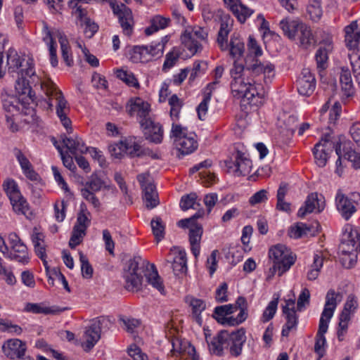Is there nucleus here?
Returning a JSON list of instances; mask_svg holds the SVG:
<instances>
[{"mask_svg":"<svg viewBox=\"0 0 360 360\" xmlns=\"http://www.w3.org/2000/svg\"><path fill=\"white\" fill-rule=\"evenodd\" d=\"M350 144L348 141H336L332 129L330 127L325 129L321 132L319 141L316 143V165L324 167L335 149L338 156L336 161L338 167L341 165L342 158H345L352 162L354 167L360 168V153L353 150Z\"/></svg>","mask_w":360,"mask_h":360,"instance_id":"nucleus-1","label":"nucleus"},{"mask_svg":"<svg viewBox=\"0 0 360 360\" xmlns=\"http://www.w3.org/2000/svg\"><path fill=\"white\" fill-rule=\"evenodd\" d=\"M252 56H250L245 58V65L238 64L237 59H235L233 67L230 70V75L232 78L231 88L232 94L234 91H240V88L243 89V84L250 77H257L264 74V80L269 79L274 75V65L267 63L266 65L262 64L259 60H251Z\"/></svg>","mask_w":360,"mask_h":360,"instance_id":"nucleus-2","label":"nucleus"},{"mask_svg":"<svg viewBox=\"0 0 360 360\" xmlns=\"http://www.w3.org/2000/svg\"><path fill=\"white\" fill-rule=\"evenodd\" d=\"M206 341L210 352L218 356L224 354V349H229L233 356H238L242 353L244 343L246 341L245 330L240 328L229 333L228 330H221L210 340L206 336Z\"/></svg>","mask_w":360,"mask_h":360,"instance_id":"nucleus-3","label":"nucleus"},{"mask_svg":"<svg viewBox=\"0 0 360 360\" xmlns=\"http://www.w3.org/2000/svg\"><path fill=\"white\" fill-rule=\"evenodd\" d=\"M342 299V294L336 292L333 289H330L326 294V303L320 318L316 338V353L319 356H324L326 354L327 345L324 334L327 332L328 323L333 316L338 302H341Z\"/></svg>","mask_w":360,"mask_h":360,"instance_id":"nucleus-4","label":"nucleus"},{"mask_svg":"<svg viewBox=\"0 0 360 360\" xmlns=\"http://www.w3.org/2000/svg\"><path fill=\"white\" fill-rule=\"evenodd\" d=\"M148 262L140 256H134L129 259L124 268L123 276L125 279V288L129 291H138L142 285L143 275Z\"/></svg>","mask_w":360,"mask_h":360,"instance_id":"nucleus-5","label":"nucleus"},{"mask_svg":"<svg viewBox=\"0 0 360 360\" xmlns=\"http://www.w3.org/2000/svg\"><path fill=\"white\" fill-rule=\"evenodd\" d=\"M334 49V43L332 34L328 31L319 32L316 39V69H320V77L323 82L326 76L324 70L328 68L329 56Z\"/></svg>","mask_w":360,"mask_h":360,"instance_id":"nucleus-6","label":"nucleus"},{"mask_svg":"<svg viewBox=\"0 0 360 360\" xmlns=\"http://www.w3.org/2000/svg\"><path fill=\"white\" fill-rule=\"evenodd\" d=\"M269 257L274 262L270 270L272 274L278 272L279 276L288 271L295 262L290 250L283 244H278L269 250Z\"/></svg>","mask_w":360,"mask_h":360,"instance_id":"nucleus-7","label":"nucleus"},{"mask_svg":"<svg viewBox=\"0 0 360 360\" xmlns=\"http://www.w3.org/2000/svg\"><path fill=\"white\" fill-rule=\"evenodd\" d=\"M110 321L105 316H98L90 321L83 335V342L82 347L86 352L91 351L95 345L101 339V333L103 328H108Z\"/></svg>","mask_w":360,"mask_h":360,"instance_id":"nucleus-8","label":"nucleus"},{"mask_svg":"<svg viewBox=\"0 0 360 360\" xmlns=\"http://www.w3.org/2000/svg\"><path fill=\"white\" fill-rule=\"evenodd\" d=\"M201 216L202 214L198 212L192 217L181 219L177 222L178 226L182 229H189L191 250L195 257H198L200 254V243L203 232L202 226L196 222V219Z\"/></svg>","mask_w":360,"mask_h":360,"instance_id":"nucleus-9","label":"nucleus"},{"mask_svg":"<svg viewBox=\"0 0 360 360\" xmlns=\"http://www.w3.org/2000/svg\"><path fill=\"white\" fill-rule=\"evenodd\" d=\"M2 186L11 201L13 210L18 214H25L29 210V205L22 195L16 181L12 179H6Z\"/></svg>","mask_w":360,"mask_h":360,"instance_id":"nucleus-10","label":"nucleus"},{"mask_svg":"<svg viewBox=\"0 0 360 360\" xmlns=\"http://www.w3.org/2000/svg\"><path fill=\"white\" fill-rule=\"evenodd\" d=\"M255 77H250L244 82L243 89L240 88V91H234V97L246 98L249 104L252 105H259L262 104V99L264 97V91L261 84L256 85Z\"/></svg>","mask_w":360,"mask_h":360,"instance_id":"nucleus-11","label":"nucleus"},{"mask_svg":"<svg viewBox=\"0 0 360 360\" xmlns=\"http://www.w3.org/2000/svg\"><path fill=\"white\" fill-rule=\"evenodd\" d=\"M339 249L341 252H360V227L353 226L350 224L344 226Z\"/></svg>","mask_w":360,"mask_h":360,"instance_id":"nucleus-12","label":"nucleus"},{"mask_svg":"<svg viewBox=\"0 0 360 360\" xmlns=\"http://www.w3.org/2000/svg\"><path fill=\"white\" fill-rule=\"evenodd\" d=\"M335 201L338 210L341 216L347 221L357 210L356 206L360 203V193L354 192L351 193L349 195H346L338 192Z\"/></svg>","mask_w":360,"mask_h":360,"instance_id":"nucleus-13","label":"nucleus"},{"mask_svg":"<svg viewBox=\"0 0 360 360\" xmlns=\"http://www.w3.org/2000/svg\"><path fill=\"white\" fill-rule=\"evenodd\" d=\"M207 35L208 34L205 29L201 27H194L186 29L181 34V40L185 48L193 56L202 49L201 44L195 38L205 41L207 39Z\"/></svg>","mask_w":360,"mask_h":360,"instance_id":"nucleus-14","label":"nucleus"},{"mask_svg":"<svg viewBox=\"0 0 360 360\" xmlns=\"http://www.w3.org/2000/svg\"><path fill=\"white\" fill-rule=\"evenodd\" d=\"M8 240L9 249L6 257L23 264H27L30 260L27 248L20 237L15 233H11Z\"/></svg>","mask_w":360,"mask_h":360,"instance_id":"nucleus-15","label":"nucleus"},{"mask_svg":"<svg viewBox=\"0 0 360 360\" xmlns=\"http://www.w3.org/2000/svg\"><path fill=\"white\" fill-rule=\"evenodd\" d=\"M109 150L116 158H121L122 152L132 157L140 156L142 154L140 139H138L136 137H129L118 143L110 145Z\"/></svg>","mask_w":360,"mask_h":360,"instance_id":"nucleus-16","label":"nucleus"},{"mask_svg":"<svg viewBox=\"0 0 360 360\" xmlns=\"http://www.w3.org/2000/svg\"><path fill=\"white\" fill-rule=\"evenodd\" d=\"M40 86L49 100L53 98L56 100L57 115H66V110H68V102L56 84L50 79H47L41 82Z\"/></svg>","mask_w":360,"mask_h":360,"instance_id":"nucleus-17","label":"nucleus"},{"mask_svg":"<svg viewBox=\"0 0 360 360\" xmlns=\"http://www.w3.org/2000/svg\"><path fill=\"white\" fill-rule=\"evenodd\" d=\"M228 172L236 176H247L251 172L252 163L244 153L237 151L231 158L225 161Z\"/></svg>","mask_w":360,"mask_h":360,"instance_id":"nucleus-18","label":"nucleus"},{"mask_svg":"<svg viewBox=\"0 0 360 360\" xmlns=\"http://www.w3.org/2000/svg\"><path fill=\"white\" fill-rule=\"evenodd\" d=\"M115 15L119 19L123 33L130 36L133 32V17L131 11L124 4H117L116 0H108Z\"/></svg>","mask_w":360,"mask_h":360,"instance_id":"nucleus-19","label":"nucleus"},{"mask_svg":"<svg viewBox=\"0 0 360 360\" xmlns=\"http://www.w3.org/2000/svg\"><path fill=\"white\" fill-rule=\"evenodd\" d=\"M126 109L127 112L133 116L135 114L139 118V122L143 120H147L148 119H150V104L144 101L139 97L132 98L129 100L127 102Z\"/></svg>","mask_w":360,"mask_h":360,"instance_id":"nucleus-20","label":"nucleus"},{"mask_svg":"<svg viewBox=\"0 0 360 360\" xmlns=\"http://www.w3.org/2000/svg\"><path fill=\"white\" fill-rule=\"evenodd\" d=\"M144 137L146 140L154 143H160L163 138V129L160 123H155L152 119L140 122Z\"/></svg>","mask_w":360,"mask_h":360,"instance_id":"nucleus-21","label":"nucleus"},{"mask_svg":"<svg viewBox=\"0 0 360 360\" xmlns=\"http://www.w3.org/2000/svg\"><path fill=\"white\" fill-rule=\"evenodd\" d=\"M27 350L25 343L19 339H10L2 346L4 354L11 359H23Z\"/></svg>","mask_w":360,"mask_h":360,"instance_id":"nucleus-22","label":"nucleus"},{"mask_svg":"<svg viewBox=\"0 0 360 360\" xmlns=\"http://www.w3.org/2000/svg\"><path fill=\"white\" fill-rule=\"evenodd\" d=\"M345 41L350 50L360 51V28L357 20H353L345 29Z\"/></svg>","mask_w":360,"mask_h":360,"instance_id":"nucleus-23","label":"nucleus"},{"mask_svg":"<svg viewBox=\"0 0 360 360\" xmlns=\"http://www.w3.org/2000/svg\"><path fill=\"white\" fill-rule=\"evenodd\" d=\"M220 28L218 32L217 42L222 51H227L228 36L231 30L233 19L227 14H221L219 17Z\"/></svg>","mask_w":360,"mask_h":360,"instance_id":"nucleus-24","label":"nucleus"},{"mask_svg":"<svg viewBox=\"0 0 360 360\" xmlns=\"http://www.w3.org/2000/svg\"><path fill=\"white\" fill-rule=\"evenodd\" d=\"M315 77L310 69L304 68L302 72V77L297 80V91L300 95L309 96L314 91Z\"/></svg>","mask_w":360,"mask_h":360,"instance_id":"nucleus-25","label":"nucleus"},{"mask_svg":"<svg viewBox=\"0 0 360 360\" xmlns=\"http://www.w3.org/2000/svg\"><path fill=\"white\" fill-rule=\"evenodd\" d=\"M1 101L6 112L11 113L12 116L19 115L22 104L16 96L4 91L1 94Z\"/></svg>","mask_w":360,"mask_h":360,"instance_id":"nucleus-26","label":"nucleus"},{"mask_svg":"<svg viewBox=\"0 0 360 360\" xmlns=\"http://www.w3.org/2000/svg\"><path fill=\"white\" fill-rule=\"evenodd\" d=\"M60 137L63 146L73 155H76L77 153H84L88 150L82 139L77 136L68 138L65 135H62Z\"/></svg>","mask_w":360,"mask_h":360,"instance_id":"nucleus-27","label":"nucleus"},{"mask_svg":"<svg viewBox=\"0 0 360 360\" xmlns=\"http://www.w3.org/2000/svg\"><path fill=\"white\" fill-rule=\"evenodd\" d=\"M240 22H244L251 15L252 11L241 4L240 0H224Z\"/></svg>","mask_w":360,"mask_h":360,"instance_id":"nucleus-28","label":"nucleus"},{"mask_svg":"<svg viewBox=\"0 0 360 360\" xmlns=\"http://www.w3.org/2000/svg\"><path fill=\"white\" fill-rule=\"evenodd\" d=\"M303 24L299 20L285 18L280 22V27L286 37L290 39H295Z\"/></svg>","mask_w":360,"mask_h":360,"instance_id":"nucleus-29","label":"nucleus"},{"mask_svg":"<svg viewBox=\"0 0 360 360\" xmlns=\"http://www.w3.org/2000/svg\"><path fill=\"white\" fill-rule=\"evenodd\" d=\"M340 82L343 96L345 98L351 97L354 94V86L352 79L351 71L348 68H341Z\"/></svg>","mask_w":360,"mask_h":360,"instance_id":"nucleus-30","label":"nucleus"},{"mask_svg":"<svg viewBox=\"0 0 360 360\" xmlns=\"http://www.w3.org/2000/svg\"><path fill=\"white\" fill-rule=\"evenodd\" d=\"M228 46L229 55L232 58L238 59L243 56L245 51V44L239 34L233 33L231 35L230 42L229 44L228 43Z\"/></svg>","mask_w":360,"mask_h":360,"instance_id":"nucleus-31","label":"nucleus"},{"mask_svg":"<svg viewBox=\"0 0 360 360\" xmlns=\"http://www.w3.org/2000/svg\"><path fill=\"white\" fill-rule=\"evenodd\" d=\"M195 134L189 132L187 136L180 138L175 143L178 150L183 155H188L193 153L198 147V143L195 140Z\"/></svg>","mask_w":360,"mask_h":360,"instance_id":"nucleus-32","label":"nucleus"},{"mask_svg":"<svg viewBox=\"0 0 360 360\" xmlns=\"http://www.w3.org/2000/svg\"><path fill=\"white\" fill-rule=\"evenodd\" d=\"M15 155L20 165L24 174L31 181H37L39 178L38 174L33 169L32 164L24 154L18 149L15 150Z\"/></svg>","mask_w":360,"mask_h":360,"instance_id":"nucleus-33","label":"nucleus"},{"mask_svg":"<svg viewBox=\"0 0 360 360\" xmlns=\"http://www.w3.org/2000/svg\"><path fill=\"white\" fill-rule=\"evenodd\" d=\"M166 262L167 264H171V267L176 276L184 274L187 271V259L185 251H179L172 262L167 260Z\"/></svg>","mask_w":360,"mask_h":360,"instance_id":"nucleus-34","label":"nucleus"},{"mask_svg":"<svg viewBox=\"0 0 360 360\" xmlns=\"http://www.w3.org/2000/svg\"><path fill=\"white\" fill-rule=\"evenodd\" d=\"M142 190L143 200L148 209H153L159 205L158 194L153 184H147Z\"/></svg>","mask_w":360,"mask_h":360,"instance_id":"nucleus-35","label":"nucleus"},{"mask_svg":"<svg viewBox=\"0 0 360 360\" xmlns=\"http://www.w3.org/2000/svg\"><path fill=\"white\" fill-rule=\"evenodd\" d=\"M67 308H60L58 307H46L43 304L37 303H27L25 307V310L34 314H56L66 310Z\"/></svg>","mask_w":360,"mask_h":360,"instance_id":"nucleus-36","label":"nucleus"},{"mask_svg":"<svg viewBox=\"0 0 360 360\" xmlns=\"http://www.w3.org/2000/svg\"><path fill=\"white\" fill-rule=\"evenodd\" d=\"M147 46H134L129 51V58L133 63H146L150 61Z\"/></svg>","mask_w":360,"mask_h":360,"instance_id":"nucleus-37","label":"nucleus"},{"mask_svg":"<svg viewBox=\"0 0 360 360\" xmlns=\"http://www.w3.org/2000/svg\"><path fill=\"white\" fill-rule=\"evenodd\" d=\"M22 60L18 56L17 51L10 49L7 53V66L9 74H17L20 76V68L22 66Z\"/></svg>","mask_w":360,"mask_h":360,"instance_id":"nucleus-38","label":"nucleus"},{"mask_svg":"<svg viewBox=\"0 0 360 360\" xmlns=\"http://www.w3.org/2000/svg\"><path fill=\"white\" fill-rule=\"evenodd\" d=\"M90 217V212L87 210L86 205L82 202L80 205L79 212L77 214V221L74 227L86 231L91 224Z\"/></svg>","mask_w":360,"mask_h":360,"instance_id":"nucleus-39","label":"nucleus"},{"mask_svg":"<svg viewBox=\"0 0 360 360\" xmlns=\"http://www.w3.org/2000/svg\"><path fill=\"white\" fill-rule=\"evenodd\" d=\"M151 271H148V272L145 274L146 281L153 288H156L160 293L163 294L165 292V288L162 278L159 276L154 264L151 265Z\"/></svg>","mask_w":360,"mask_h":360,"instance_id":"nucleus-40","label":"nucleus"},{"mask_svg":"<svg viewBox=\"0 0 360 360\" xmlns=\"http://www.w3.org/2000/svg\"><path fill=\"white\" fill-rule=\"evenodd\" d=\"M103 188L108 190L110 189V186L107 185L106 182L96 174H93L91 176L89 180L85 183L84 187L82 189H87L91 193H95Z\"/></svg>","mask_w":360,"mask_h":360,"instance_id":"nucleus-41","label":"nucleus"},{"mask_svg":"<svg viewBox=\"0 0 360 360\" xmlns=\"http://www.w3.org/2000/svg\"><path fill=\"white\" fill-rule=\"evenodd\" d=\"M32 241L34 244V251L37 255L44 262V264L46 262V250L45 245L44 244V236L41 233H36L32 236Z\"/></svg>","mask_w":360,"mask_h":360,"instance_id":"nucleus-42","label":"nucleus"},{"mask_svg":"<svg viewBox=\"0 0 360 360\" xmlns=\"http://www.w3.org/2000/svg\"><path fill=\"white\" fill-rule=\"evenodd\" d=\"M15 89L19 94L27 95L32 101H34L35 94L33 93L30 85V82L27 81L26 78L18 76V79L15 82Z\"/></svg>","mask_w":360,"mask_h":360,"instance_id":"nucleus-43","label":"nucleus"},{"mask_svg":"<svg viewBox=\"0 0 360 360\" xmlns=\"http://www.w3.org/2000/svg\"><path fill=\"white\" fill-rule=\"evenodd\" d=\"M312 226H308L302 222H297L292 225L288 230V236L293 238H300L311 231Z\"/></svg>","mask_w":360,"mask_h":360,"instance_id":"nucleus-44","label":"nucleus"},{"mask_svg":"<svg viewBox=\"0 0 360 360\" xmlns=\"http://www.w3.org/2000/svg\"><path fill=\"white\" fill-rule=\"evenodd\" d=\"M283 314L285 315L287 321L283 327L281 335L283 337H287L288 336L290 330L296 328L298 322V318L295 311H290Z\"/></svg>","mask_w":360,"mask_h":360,"instance_id":"nucleus-45","label":"nucleus"},{"mask_svg":"<svg viewBox=\"0 0 360 360\" xmlns=\"http://www.w3.org/2000/svg\"><path fill=\"white\" fill-rule=\"evenodd\" d=\"M150 225L155 238L158 243L165 237V225L162 219L159 217L153 218L150 221Z\"/></svg>","mask_w":360,"mask_h":360,"instance_id":"nucleus-46","label":"nucleus"},{"mask_svg":"<svg viewBox=\"0 0 360 360\" xmlns=\"http://www.w3.org/2000/svg\"><path fill=\"white\" fill-rule=\"evenodd\" d=\"M169 105H170V117L174 122H176L179 120L183 102L176 94H174L169 98Z\"/></svg>","mask_w":360,"mask_h":360,"instance_id":"nucleus-47","label":"nucleus"},{"mask_svg":"<svg viewBox=\"0 0 360 360\" xmlns=\"http://www.w3.org/2000/svg\"><path fill=\"white\" fill-rule=\"evenodd\" d=\"M299 34L296 37L300 39V44L307 49L311 44V41L314 39L313 34L310 28L305 24L301 25Z\"/></svg>","mask_w":360,"mask_h":360,"instance_id":"nucleus-48","label":"nucleus"},{"mask_svg":"<svg viewBox=\"0 0 360 360\" xmlns=\"http://www.w3.org/2000/svg\"><path fill=\"white\" fill-rule=\"evenodd\" d=\"M180 56L181 52L179 49L176 47L173 48V49L165 56V60L162 66V70L165 71L172 68L178 61Z\"/></svg>","mask_w":360,"mask_h":360,"instance_id":"nucleus-49","label":"nucleus"},{"mask_svg":"<svg viewBox=\"0 0 360 360\" xmlns=\"http://www.w3.org/2000/svg\"><path fill=\"white\" fill-rule=\"evenodd\" d=\"M315 209V197L314 193L308 195L304 205L301 207L297 212V217L300 218L304 217L307 214L313 212Z\"/></svg>","mask_w":360,"mask_h":360,"instance_id":"nucleus-50","label":"nucleus"},{"mask_svg":"<svg viewBox=\"0 0 360 360\" xmlns=\"http://www.w3.org/2000/svg\"><path fill=\"white\" fill-rule=\"evenodd\" d=\"M278 297L274 298L263 312L262 321L265 323L274 318L278 307Z\"/></svg>","mask_w":360,"mask_h":360,"instance_id":"nucleus-51","label":"nucleus"},{"mask_svg":"<svg viewBox=\"0 0 360 360\" xmlns=\"http://www.w3.org/2000/svg\"><path fill=\"white\" fill-rule=\"evenodd\" d=\"M357 259V252L351 251V252H340V262L342 265L347 268L350 269L354 266Z\"/></svg>","mask_w":360,"mask_h":360,"instance_id":"nucleus-52","label":"nucleus"},{"mask_svg":"<svg viewBox=\"0 0 360 360\" xmlns=\"http://www.w3.org/2000/svg\"><path fill=\"white\" fill-rule=\"evenodd\" d=\"M117 77L130 86H139L137 79L131 72H129L123 70H119L117 71Z\"/></svg>","mask_w":360,"mask_h":360,"instance_id":"nucleus-53","label":"nucleus"},{"mask_svg":"<svg viewBox=\"0 0 360 360\" xmlns=\"http://www.w3.org/2000/svg\"><path fill=\"white\" fill-rule=\"evenodd\" d=\"M79 255L82 276L84 278H91L93 276V268L89 262L87 257L82 253V252H79Z\"/></svg>","mask_w":360,"mask_h":360,"instance_id":"nucleus-54","label":"nucleus"},{"mask_svg":"<svg viewBox=\"0 0 360 360\" xmlns=\"http://www.w3.org/2000/svg\"><path fill=\"white\" fill-rule=\"evenodd\" d=\"M190 306L192 307L193 314L195 316L196 321L200 323L201 321L200 314L205 309V303L202 300L191 298Z\"/></svg>","mask_w":360,"mask_h":360,"instance_id":"nucleus-55","label":"nucleus"},{"mask_svg":"<svg viewBox=\"0 0 360 360\" xmlns=\"http://www.w3.org/2000/svg\"><path fill=\"white\" fill-rule=\"evenodd\" d=\"M189 134L187 128L182 127L181 124H175L173 121L172 124V129L170 133V137L174 139V143H176L180 138H184Z\"/></svg>","mask_w":360,"mask_h":360,"instance_id":"nucleus-56","label":"nucleus"},{"mask_svg":"<svg viewBox=\"0 0 360 360\" xmlns=\"http://www.w3.org/2000/svg\"><path fill=\"white\" fill-rule=\"evenodd\" d=\"M212 91L210 92H205L203 100L197 108L198 118L201 120H204V117L207 112L208 104L210 101Z\"/></svg>","mask_w":360,"mask_h":360,"instance_id":"nucleus-57","label":"nucleus"},{"mask_svg":"<svg viewBox=\"0 0 360 360\" xmlns=\"http://www.w3.org/2000/svg\"><path fill=\"white\" fill-rule=\"evenodd\" d=\"M85 235L86 231L73 227L72 235L69 241L70 248L74 249L77 245H79Z\"/></svg>","mask_w":360,"mask_h":360,"instance_id":"nucleus-58","label":"nucleus"},{"mask_svg":"<svg viewBox=\"0 0 360 360\" xmlns=\"http://www.w3.org/2000/svg\"><path fill=\"white\" fill-rule=\"evenodd\" d=\"M195 200L196 195L195 193H191L184 195L181 198L180 201V207L182 210H187L190 208L195 209Z\"/></svg>","mask_w":360,"mask_h":360,"instance_id":"nucleus-59","label":"nucleus"},{"mask_svg":"<svg viewBox=\"0 0 360 360\" xmlns=\"http://www.w3.org/2000/svg\"><path fill=\"white\" fill-rule=\"evenodd\" d=\"M248 49L249 54L247 57L251 56V60L252 58H254V60H258L257 57L260 56L262 54L261 47L257 44V41L252 37H249Z\"/></svg>","mask_w":360,"mask_h":360,"instance_id":"nucleus-60","label":"nucleus"},{"mask_svg":"<svg viewBox=\"0 0 360 360\" xmlns=\"http://www.w3.org/2000/svg\"><path fill=\"white\" fill-rule=\"evenodd\" d=\"M320 247L321 250L316 249V271L320 270L323 266V262H327L330 257V254L327 249L323 248V245H321Z\"/></svg>","mask_w":360,"mask_h":360,"instance_id":"nucleus-61","label":"nucleus"},{"mask_svg":"<svg viewBox=\"0 0 360 360\" xmlns=\"http://www.w3.org/2000/svg\"><path fill=\"white\" fill-rule=\"evenodd\" d=\"M268 191L266 189H262L256 192L249 199V203L251 205H255L259 203L265 202L268 200Z\"/></svg>","mask_w":360,"mask_h":360,"instance_id":"nucleus-62","label":"nucleus"},{"mask_svg":"<svg viewBox=\"0 0 360 360\" xmlns=\"http://www.w3.org/2000/svg\"><path fill=\"white\" fill-rule=\"evenodd\" d=\"M310 292L307 288H304L300 295H299L297 309V311H302L309 304Z\"/></svg>","mask_w":360,"mask_h":360,"instance_id":"nucleus-63","label":"nucleus"},{"mask_svg":"<svg viewBox=\"0 0 360 360\" xmlns=\"http://www.w3.org/2000/svg\"><path fill=\"white\" fill-rule=\"evenodd\" d=\"M147 49L150 56V60L153 58H159L163 55L164 50L162 44L152 43L150 46H147Z\"/></svg>","mask_w":360,"mask_h":360,"instance_id":"nucleus-64","label":"nucleus"}]
</instances>
